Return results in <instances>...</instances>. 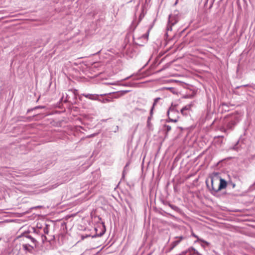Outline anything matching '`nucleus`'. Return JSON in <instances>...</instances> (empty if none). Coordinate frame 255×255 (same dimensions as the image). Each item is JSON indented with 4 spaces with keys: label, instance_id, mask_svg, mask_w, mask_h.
Masks as SVG:
<instances>
[{
    "label": "nucleus",
    "instance_id": "nucleus-14",
    "mask_svg": "<svg viewBox=\"0 0 255 255\" xmlns=\"http://www.w3.org/2000/svg\"><path fill=\"white\" fill-rule=\"evenodd\" d=\"M192 236L193 237L196 238L197 239V242H202V243H204L205 244H206L207 246H208L209 245V243L204 241V240L202 239H200L199 238L197 235H196L195 234H192Z\"/></svg>",
    "mask_w": 255,
    "mask_h": 255
},
{
    "label": "nucleus",
    "instance_id": "nucleus-17",
    "mask_svg": "<svg viewBox=\"0 0 255 255\" xmlns=\"http://www.w3.org/2000/svg\"><path fill=\"white\" fill-rule=\"evenodd\" d=\"M23 120H20L21 121H24V122H29L31 120L32 117H26V118H23Z\"/></svg>",
    "mask_w": 255,
    "mask_h": 255
},
{
    "label": "nucleus",
    "instance_id": "nucleus-3",
    "mask_svg": "<svg viewBox=\"0 0 255 255\" xmlns=\"http://www.w3.org/2000/svg\"><path fill=\"white\" fill-rule=\"evenodd\" d=\"M179 112L177 109V105L171 104L167 112L169 121L176 123L178 121Z\"/></svg>",
    "mask_w": 255,
    "mask_h": 255
},
{
    "label": "nucleus",
    "instance_id": "nucleus-19",
    "mask_svg": "<svg viewBox=\"0 0 255 255\" xmlns=\"http://www.w3.org/2000/svg\"><path fill=\"white\" fill-rule=\"evenodd\" d=\"M227 130H228V129H227V128H225V127H221V128H220V130H221V131L224 132H225V133H226V132H227Z\"/></svg>",
    "mask_w": 255,
    "mask_h": 255
},
{
    "label": "nucleus",
    "instance_id": "nucleus-15",
    "mask_svg": "<svg viewBox=\"0 0 255 255\" xmlns=\"http://www.w3.org/2000/svg\"><path fill=\"white\" fill-rule=\"evenodd\" d=\"M69 92H72L74 95V99H77V96H78V91L76 89H70L68 90Z\"/></svg>",
    "mask_w": 255,
    "mask_h": 255
},
{
    "label": "nucleus",
    "instance_id": "nucleus-27",
    "mask_svg": "<svg viewBox=\"0 0 255 255\" xmlns=\"http://www.w3.org/2000/svg\"><path fill=\"white\" fill-rule=\"evenodd\" d=\"M33 230H34V232L35 233L38 234V231L37 230H36L35 229H33Z\"/></svg>",
    "mask_w": 255,
    "mask_h": 255
},
{
    "label": "nucleus",
    "instance_id": "nucleus-22",
    "mask_svg": "<svg viewBox=\"0 0 255 255\" xmlns=\"http://www.w3.org/2000/svg\"><path fill=\"white\" fill-rule=\"evenodd\" d=\"M238 142L239 141H238L236 143V144H235L232 148V149H234V150H238V147H237V145L238 144Z\"/></svg>",
    "mask_w": 255,
    "mask_h": 255
},
{
    "label": "nucleus",
    "instance_id": "nucleus-11",
    "mask_svg": "<svg viewBox=\"0 0 255 255\" xmlns=\"http://www.w3.org/2000/svg\"><path fill=\"white\" fill-rule=\"evenodd\" d=\"M162 100L161 98L158 97L156 98L154 100V102L153 103L152 106L150 109L151 115H153V110L155 107L157 105V104L160 101Z\"/></svg>",
    "mask_w": 255,
    "mask_h": 255
},
{
    "label": "nucleus",
    "instance_id": "nucleus-6",
    "mask_svg": "<svg viewBox=\"0 0 255 255\" xmlns=\"http://www.w3.org/2000/svg\"><path fill=\"white\" fill-rule=\"evenodd\" d=\"M107 94H82V95L86 97L87 99H89L93 101H100V99L99 98L100 96L103 97L104 96L107 95Z\"/></svg>",
    "mask_w": 255,
    "mask_h": 255
},
{
    "label": "nucleus",
    "instance_id": "nucleus-24",
    "mask_svg": "<svg viewBox=\"0 0 255 255\" xmlns=\"http://www.w3.org/2000/svg\"><path fill=\"white\" fill-rule=\"evenodd\" d=\"M152 115H151V113L150 112V116L148 117V119H147L148 121H150L151 120V118L152 117Z\"/></svg>",
    "mask_w": 255,
    "mask_h": 255
},
{
    "label": "nucleus",
    "instance_id": "nucleus-8",
    "mask_svg": "<svg viewBox=\"0 0 255 255\" xmlns=\"http://www.w3.org/2000/svg\"><path fill=\"white\" fill-rule=\"evenodd\" d=\"M96 234L94 236L95 237H101L105 233L106 228L104 225H102L101 226H99L98 228H95Z\"/></svg>",
    "mask_w": 255,
    "mask_h": 255
},
{
    "label": "nucleus",
    "instance_id": "nucleus-12",
    "mask_svg": "<svg viewBox=\"0 0 255 255\" xmlns=\"http://www.w3.org/2000/svg\"><path fill=\"white\" fill-rule=\"evenodd\" d=\"M235 125V122L233 121H232L230 122H229L227 126V128L228 130H232Z\"/></svg>",
    "mask_w": 255,
    "mask_h": 255
},
{
    "label": "nucleus",
    "instance_id": "nucleus-20",
    "mask_svg": "<svg viewBox=\"0 0 255 255\" xmlns=\"http://www.w3.org/2000/svg\"><path fill=\"white\" fill-rule=\"evenodd\" d=\"M231 186L233 188H235L236 186V184L235 183L230 182L228 183V186Z\"/></svg>",
    "mask_w": 255,
    "mask_h": 255
},
{
    "label": "nucleus",
    "instance_id": "nucleus-26",
    "mask_svg": "<svg viewBox=\"0 0 255 255\" xmlns=\"http://www.w3.org/2000/svg\"><path fill=\"white\" fill-rule=\"evenodd\" d=\"M44 232L45 233L47 234L48 233V230H47V228H44Z\"/></svg>",
    "mask_w": 255,
    "mask_h": 255
},
{
    "label": "nucleus",
    "instance_id": "nucleus-9",
    "mask_svg": "<svg viewBox=\"0 0 255 255\" xmlns=\"http://www.w3.org/2000/svg\"><path fill=\"white\" fill-rule=\"evenodd\" d=\"M185 239L183 236L176 237L174 238V241L171 244L170 250L173 249L176 247L183 240Z\"/></svg>",
    "mask_w": 255,
    "mask_h": 255
},
{
    "label": "nucleus",
    "instance_id": "nucleus-1",
    "mask_svg": "<svg viewBox=\"0 0 255 255\" xmlns=\"http://www.w3.org/2000/svg\"><path fill=\"white\" fill-rule=\"evenodd\" d=\"M18 238L23 243L22 246L23 250L30 253L32 252L38 244L37 240L28 233H22Z\"/></svg>",
    "mask_w": 255,
    "mask_h": 255
},
{
    "label": "nucleus",
    "instance_id": "nucleus-13",
    "mask_svg": "<svg viewBox=\"0 0 255 255\" xmlns=\"http://www.w3.org/2000/svg\"><path fill=\"white\" fill-rule=\"evenodd\" d=\"M164 204L165 205H167L169 207H170L172 209H173V210L175 211H178V210H179V208L176 206L175 205H172V204H171L169 202H164Z\"/></svg>",
    "mask_w": 255,
    "mask_h": 255
},
{
    "label": "nucleus",
    "instance_id": "nucleus-7",
    "mask_svg": "<svg viewBox=\"0 0 255 255\" xmlns=\"http://www.w3.org/2000/svg\"><path fill=\"white\" fill-rule=\"evenodd\" d=\"M194 104L191 103L183 107L180 110L181 113L183 116H187L189 114V112L191 110L192 107L193 106Z\"/></svg>",
    "mask_w": 255,
    "mask_h": 255
},
{
    "label": "nucleus",
    "instance_id": "nucleus-5",
    "mask_svg": "<svg viewBox=\"0 0 255 255\" xmlns=\"http://www.w3.org/2000/svg\"><path fill=\"white\" fill-rule=\"evenodd\" d=\"M151 28L152 26H150L145 34L137 38L133 37L134 43L137 45L143 46L148 40L149 33Z\"/></svg>",
    "mask_w": 255,
    "mask_h": 255
},
{
    "label": "nucleus",
    "instance_id": "nucleus-10",
    "mask_svg": "<svg viewBox=\"0 0 255 255\" xmlns=\"http://www.w3.org/2000/svg\"><path fill=\"white\" fill-rule=\"evenodd\" d=\"M219 181L220 183H219V187L218 188L219 191L226 188L227 186H228V183H227L225 179L220 178Z\"/></svg>",
    "mask_w": 255,
    "mask_h": 255
},
{
    "label": "nucleus",
    "instance_id": "nucleus-2",
    "mask_svg": "<svg viewBox=\"0 0 255 255\" xmlns=\"http://www.w3.org/2000/svg\"><path fill=\"white\" fill-rule=\"evenodd\" d=\"M182 18V15L178 11H174L169 15L168 24L166 30L167 31L172 30V27L177 23Z\"/></svg>",
    "mask_w": 255,
    "mask_h": 255
},
{
    "label": "nucleus",
    "instance_id": "nucleus-25",
    "mask_svg": "<svg viewBox=\"0 0 255 255\" xmlns=\"http://www.w3.org/2000/svg\"><path fill=\"white\" fill-rule=\"evenodd\" d=\"M82 96H83L82 95V94H81V95H78L79 99L80 100H81V101L82 100Z\"/></svg>",
    "mask_w": 255,
    "mask_h": 255
},
{
    "label": "nucleus",
    "instance_id": "nucleus-29",
    "mask_svg": "<svg viewBox=\"0 0 255 255\" xmlns=\"http://www.w3.org/2000/svg\"><path fill=\"white\" fill-rule=\"evenodd\" d=\"M129 77H128L127 78H125V80H127V79H129Z\"/></svg>",
    "mask_w": 255,
    "mask_h": 255
},
{
    "label": "nucleus",
    "instance_id": "nucleus-4",
    "mask_svg": "<svg viewBox=\"0 0 255 255\" xmlns=\"http://www.w3.org/2000/svg\"><path fill=\"white\" fill-rule=\"evenodd\" d=\"M210 178L211 186L209 185L207 180L206 181V184L210 193L213 195L215 196L219 192V190H218L219 187V179L218 178H215L213 177H211Z\"/></svg>",
    "mask_w": 255,
    "mask_h": 255
},
{
    "label": "nucleus",
    "instance_id": "nucleus-23",
    "mask_svg": "<svg viewBox=\"0 0 255 255\" xmlns=\"http://www.w3.org/2000/svg\"><path fill=\"white\" fill-rule=\"evenodd\" d=\"M35 110V109H34V108H31V109H28V110H27V113H30V112L32 111H33V110Z\"/></svg>",
    "mask_w": 255,
    "mask_h": 255
},
{
    "label": "nucleus",
    "instance_id": "nucleus-18",
    "mask_svg": "<svg viewBox=\"0 0 255 255\" xmlns=\"http://www.w3.org/2000/svg\"><path fill=\"white\" fill-rule=\"evenodd\" d=\"M164 128H165V130L166 131V132H168L171 129V126H170L169 125H165Z\"/></svg>",
    "mask_w": 255,
    "mask_h": 255
},
{
    "label": "nucleus",
    "instance_id": "nucleus-16",
    "mask_svg": "<svg viewBox=\"0 0 255 255\" xmlns=\"http://www.w3.org/2000/svg\"><path fill=\"white\" fill-rule=\"evenodd\" d=\"M99 101L102 103H109V102H111L112 99L108 98H106V99H103V100L100 99V101Z\"/></svg>",
    "mask_w": 255,
    "mask_h": 255
},
{
    "label": "nucleus",
    "instance_id": "nucleus-30",
    "mask_svg": "<svg viewBox=\"0 0 255 255\" xmlns=\"http://www.w3.org/2000/svg\"><path fill=\"white\" fill-rule=\"evenodd\" d=\"M28 243H29L30 244H31L30 241L29 240H28Z\"/></svg>",
    "mask_w": 255,
    "mask_h": 255
},
{
    "label": "nucleus",
    "instance_id": "nucleus-28",
    "mask_svg": "<svg viewBox=\"0 0 255 255\" xmlns=\"http://www.w3.org/2000/svg\"><path fill=\"white\" fill-rule=\"evenodd\" d=\"M147 126H149L150 125V121H148L147 122Z\"/></svg>",
    "mask_w": 255,
    "mask_h": 255
},
{
    "label": "nucleus",
    "instance_id": "nucleus-21",
    "mask_svg": "<svg viewBox=\"0 0 255 255\" xmlns=\"http://www.w3.org/2000/svg\"><path fill=\"white\" fill-rule=\"evenodd\" d=\"M45 108V107L43 106H38L35 107L34 109L36 110V109H44Z\"/></svg>",
    "mask_w": 255,
    "mask_h": 255
}]
</instances>
